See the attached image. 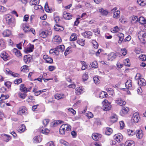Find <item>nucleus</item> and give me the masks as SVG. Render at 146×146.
Wrapping results in <instances>:
<instances>
[{"mask_svg":"<svg viewBox=\"0 0 146 146\" xmlns=\"http://www.w3.org/2000/svg\"><path fill=\"white\" fill-rule=\"evenodd\" d=\"M71 127L69 125L67 124L62 125L60 127L59 133L60 134L64 135L66 132L70 131Z\"/></svg>","mask_w":146,"mask_h":146,"instance_id":"nucleus-1","label":"nucleus"},{"mask_svg":"<svg viewBox=\"0 0 146 146\" xmlns=\"http://www.w3.org/2000/svg\"><path fill=\"white\" fill-rule=\"evenodd\" d=\"M6 21L8 25L12 27L15 26V19L11 16H7L5 18Z\"/></svg>","mask_w":146,"mask_h":146,"instance_id":"nucleus-2","label":"nucleus"},{"mask_svg":"<svg viewBox=\"0 0 146 146\" xmlns=\"http://www.w3.org/2000/svg\"><path fill=\"white\" fill-rule=\"evenodd\" d=\"M135 134L137 137L139 139H142L143 136V132L141 129L136 130Z\"/></svg>","mask_w":146,"mask_h":146,"instance_id":"nucleus-3","label":"nucleus"},{"mask_svg":"<svg viewBox=\"0 0 146 146\" xmlns=\"http://www.w3.org/2000/svg\"><path fill=\"white\" fill-rule=\"evenodd\" d=\"M113 138L118 142H121L123 139V136L120 133L115 135L113 136Z\"/></svg>","mask_w":146,"mask_h":146,"instance_id":"nucleus-4","label":"nucleus"},{"mask_svg":"<svg viewBox=\"0 0 146 146\" xmlns=\"http://www.w3.org/2000/svg\"><path fill=\"white\" fill-rule=\"evenodd\" d=\"M27 110L26 107L23 106L19 108L17 113L20 115L25 114L27 113Z\"/></svg>","mask_w":146,"mask_h":146,"instance_id":"nucleus-5","label":"nucleus"},{"mask_svg":"<svg viewBox=\"0 0 146 146\" xmlns=\"http://www.w3.org/2000/svg\"><path fill=\"white\" fill-rule=\"evenodd\" d=\"M34 48V45L33 44H30L29 46L24 50L25 52L28 53L33 51Z\"/></svg>","mask_w":146,"mask_h":146,"instance_id":"nucleus-6","label":"nucleus"},{"mask_svg":"<svg viewBox=\"0 0 146 146\" xmlns=\"http://www.w3.org/2000/svg\"><path fill=\"white\" fill-rule=\"evenodd\" d=\"M32 59L31 56L30 54L25 55L24 57V61L26 64H28L31 62Z\"/></svg>","mask_w":146,"mask_h":146,"instance_id":"nucleus-7","label":"nucleus"},{"mask_svg":"<svg viewBox=\"0 0 146 146\" xmlns=\"http://www.w3.org/2000/svg\"><path fill=\"white\" fill-rule=\"evenodd\" d=\"M92 137L94 140L98 141L101 139L102 135L98 133H94L92 134Z\"/></svg>","mask_w":146,"mask_h":146,"instance_id":"nucleus-8","label":"nucleus"},{"mask_svg":"<svg viewBox=\"0 0 146 146\" xmlns=\"http://www.w3.org/2000/svg\"><path fill=\"white\" fill-rule=\"evenodd\" d=\"M116 54L114 52H111L108 55V60L112 61L116 57Z\"/></svg>","mask_w":146,"mask_h":146,"instance_id":"nucleus-9","label":"nucleus"},{"mask_svg":"<svg viewBox=\"0 0 146 146\" xmlns=\"http://www.w3.org/2000/svg\"><path fill=\"white\" fill-rule=\"evenodd\" d=\"M43 59L45 60L47 63L51 64L53 62V60L52 58L49 57L47 55H44L43 56Z\"/></svg>","mask_w":146,"mask_h":146,"instance_id":"nucleus-10","label":"nucleus"},{"mask_svg":"<svg viewBox=\"0 0 146 146\" xmlns=\"http://www.w3.org/2000/svg\"><path fill=\"white\" fill-rule=\"evenodd\" d=\"M115 102L117 104H119L121 106L124 105L126 104V102L121 98H119L117 99L116 100Z\"/></svg>","mask_w":146,"mask_h":146,"instance_id":"nucleus-11","label":"nucleus"},{"mask_svg":"<svg viewBox=\"0 0 146 146\" xmlns=\"http://www.w3.org/2000/svg\"><path fill=\"white\" fill-rule=\"evenodd\" d=\"M72 15L64 11L63 13V17L65 19L69 20L72 18Z\"/></svg>","mask_w":146,"mask_h":146,"instance_id":"nucleus-12","label":"nucleus"},{"mask_svg":"<svg viewBox=\"0 0 146 146\" xmlns=\"http://www.w3.org/2000/svg\"><path fill=\"white\" fill-rule=\"evenodd\" d=\"M99 11L104 16H106L109 13V12L106 10L102 8H100L99 9Z\"/></svg>","mask_w":146,"mask_h":146,"instance_id":"nucleus-13","label":"nucleus"},{"mask_svg":"<svg viewBox=\"0 0 146 146\" xmlns=\"http://www.w3.org/2000/svg\"><path fill=\"white\" fill-rule=\"evenodd\" d=\"M129 110V108L127 107H123L120 112L121 116H123L124 114L127 113Z\"/></svg>","mask_w":146,"mask_h":146,"instance_id":"nucleus-14","label":"nucleus"},{"mask_svg":"<svg viewBox=\"0 0 146 146\" xmlns=\"http://www.w3.org/2000/svg\"><path fill=\"white\" fill-rule=\"evenodd\" d=\"M2 34L4 36H9L12 35L11 31L8 29L4 31Z\"/></svg>","mask_w":146,"mask_h":146,"instance_id":"nucleus-15","label":"nucleus"},{"mask_svg":"<svg viewBox=\"0 0 146 146\" xmlns=\"http://www.w3.org/2000/svg\"><path fill=\"white\" fill-rule=\"evenodd\" d=\"M52 34V32L50 31H42L40 34V36H42L45 35L46 36H50Z\"/></svg>","mask_w":146,"mask_h":146,"instance_id":"nucleus-16","label":"nucleus"},{"mask_svg":"<svg viewBox=\"0 0 146 146\" xmlns=\"http://www.w3.org/2000/svg\"><path fill=\"white\" fill-rule=\"evenodd\" d=\"M75 93L77 94L80 95L83 93L84 90L81 87H77L75 90Z\"/></svg>","mask_w":146,"mask_h":146,"instance_id":"nucleus-17","label":"nucleus"},{"mask_svg":"<svg viewBox=\"0 0 146 146\" xmlns=\"http://www.w3.org/2000/svg\"><path fill=\"white\" fill-rule=\"evenodd\" d=\"M133 119L135 122H137L139 119V115L138 113L135 112L133 114Z\"/></svg>","mask_w":146,"mask_h":146,"instance_id":"nucleus-18","label":"nucleus"},{"mask_svg":"<svg viewBox=\"0 0 146 146\" xmlns=\"http://www.w3.org/2000/svg\"><path fill=\"white\" fill-rule=\"evenodd\" d=\"M13 52L18 57H21L22 54L19 50H18L16 48H14L13 50Z\"/></svg>","mask_w":146,"mask_h":146,"instance_id":"nucleus-19","label":"nucleus"},{"mask_svg":"<svg viewBox=\"0 0 146 146\" xmlns=\"http://www.w3.org/2000/svg\"><path fill=\"white\" fill-rule=\"evenodd\" d=\"M111 108V106L109 103H106L105 102L104 104V110L105 111L109 110Z\"/></svg>","mask_w":146,"mask_h":146,"instance_id":"nucleus-20","label":"nucleus"},{"mask_svg":"<svg viewBox=\"0 0 146 146\" xmlns=\"http://www.w3.org/2000/svg\"><path fill=\"white\" fill-rule=\"evenodd\" d=\"M125 87L129 89H131L132 87L131 85V81L129 80L125 83Z\"/></svg>","mask_w":146,"mask_h":146,"instance_id":"nucleus-21","label":"nucleus"},{"mask_svg":"<svg viewBox=\"0 0 146 146\" xmlns=\"http://www.w3.org/2000/svg\"><path fill=\"white\" fill-rule=\"evenodd\" d=\"M64 46L63 45H60L57 46L56 48L58 52V55L60 52H62L64 51Z\"/></svg>","mask_w":146,"mask_h":146,"instance_id":"nucleus-22","label":"nucleus"},{"mask_svg":"<svg viewBox=\"0 0 146 146\" xmlns=\"http://www.w3.org/2000/svg\"><path fill=\"white\" fill-rule=\"evenodd\" d=\"M135 143L132 140H129L127 141L125 143V146H134Z\"/></svg>","mask_w":146,"mask_h":146,"instance_id":"nucleus-23","label":"nucleus"},{"mask_svg":"<svg viewBox=\"0 0 146 146\" xmlns=\"http://www.w3.org/2000/svg\"><path fill=\"white\" fill-rule=\"evenodd\" d=\"M54 29L55 31H61L64 30V28L58 24H56L54 26Z\"/></svg>","mask_w":146,"mask_h":146,"instance_id":"nucleus-24","label":"nucleus"},{"mask_svg":"<svg viewBox=\"0 0 146 146\" xmlns=\"http://www.w3.org/2000/svg\"><path fill=\"white\" fill-rule=\"evenodd\" d=\"M55 98L57 100H59L61 99H63L65 97L64 94H59L57 93L54 95Z\"/></svg>","mask_w":146,"mask_h":146,"instance_id":"nucleus-25","label":"nucleus"},{"mask_svg":"<svg viewBox=\"0 0 146 146\" xmlns=\"http://www.w3.org/2000/svg\"><path fill=\"white\" fill-rule=\"evenodd\" d=\"M138 21L142 25L146 24V18L145 19L143 17H141L138 19Z\"/></svg>","mask_w":146,"mask_h":146,"instance_id":"nucleus-26","label":"nucleus"},{"mask_svg":"<svg viewBox=\"0 0 146 146\" xmlns=\"http://www.w3.org/2000/svg\"><path fill=\"white\" fill-rule=\"evenodd\" d=\"M29 68L28 66L24 65L21 67V71L24 72H28L29 70Z\"/></svg>","mask_w":146,"mask_h":146,"instance_id":"nucleus-27","label":"nucleus"},{"mask_svg":"<svg viewBox=\"0 0 146 146\" xmlns=\"http://www.w3.org/2000/svg\"><path fill=\"white\" fill-rule=\"evenodd\" d=\"M52 40L57 44H59L62 41L60 37H54L52 38Z\"/></svg>","mask_w":146,"mask_h":146,"instance_id":"nucleus-28","label":"nucleus"},{"mask_svg":"<svg viewBox=\"0 0 146 146\" xmlns=\"http://www.w3.org/2000/svg\"><path fill=\"white\" fill-rule=\"evenodd\" d=\"M2 135L3 136V139L4 141L8 142L11 139V137L9 135L5 134H3Z\"/></svg>","mask_w":146,"mask_h":146,"instance_id":"nucleus-29","label":"nucleus"},{"mask_svg":"<svg viewBox=\"0 0 146 146\" xmlns=\"http://www.w3.org/2000/svg\"><path fill=\"white\" fill-rule=\"evenodd\" d=\"M34 142L35 143L40 142L42 141V138L40 137L36 136L34 138Z\"/></svg>","mask_w":146,"mask_h":146,"instance_id":"nucleus-30","label":"nucleus"},{"mask_svg":"<svg viewBox=\"0 0 146 146\" xmlns=\"http://www.w3.org/2000/svg\"><path fill=\"white\" fill-rule=\"evenodd\" d=\"M20 90L22 92H27L28 91L25 87V86L23 84H21L20 86Z\"/></svg>","mask_w":146,"mask_h":146,"instance_id":"nucleus-31","label":"nucleus"},{"mask_svg":"<svg viewBox=\"0 0 146 146\" xmlns=\"http://www.w3.org/2000/svg\"><path fill=\"white\" fill-rule=\"evenodd\" d=\"M145 80L143 78H139L138 80V84L139 85H145V83L144 82Z\"/></svg>","mask_w":146,"mask_h":146,"instance_id":"nucleus-32","label":"nucleus"},{"mask_svg":"<svg viewBox=\"0 0 146 146\" xmlns=\"http://www.w3.org/2000/svg\"><path fill=\"white\" fill-rule=\"evenodd\" d=\"M0 56L1 58H3L4 60L5 61H6L8 60V57L6 54L5 52L2 53L0 55Z\"/></svg>","mask_w":146,"mask_h":146,"instance_id":"nucleus-33","label":"nucleus"},{"mask_svg":"<svg viewBox=\"0 0 146 146\" xmlns=\"http://www.w3.org/2000/svg\"><path fill=\"white\" fill-rule=\"evenodd\" d=\"M137 3L141 6H143L146 4V0H137Z\"/></svg>","mask_w":146,"mask_h":146,"instance_id":"nucleus-34","label":"nucleus"},{"mask_svg":"<svg viewBox=\"0 0 146 146\" xmlns=\"http://www.w3.org/2000/svg\"><path fill=\"white\" fill-rule=\"evenodd\" d=\"M108 96L107 93L105 92L102 91L100 94L99 97L100 98H103Z\"/></svg>","mask_w":146,"mask_h":146,"instance_id":"nucleus-35","label":"nucleus"},{"mask_svg":"<svg viewBox=\"0 0 146 146\" xmlns=\"http://www.w3.org/2000/svg\"><path fill=\"white\" fill-rule=\"evenodd\" d=\"M72 48L70 46L68 47L66 50L64 52L65 56L71 53L72 50L71 49Z\"/></svg>","mask_w":146,"mask_h":146,"instance_id":"nucleus-36","label":"nucleus"},{"mask_svg":"<svg viewBox=\"0 0 146 146\" xmlns=\"http://www.w3.org/2000/svg\"><path fill=\"white\" fill-rule=\"evenodd\" d=\"M113 132L112 129L110 127H107L105 131V134L107 135H110Z\"/></svg>","mask_w":146,"mask_h":146,"instance_id":"nucleus-37","label":"nucleus"},{"mask_svg":"<svg viewBox=\"0 0 146 146\" xmlns=\"http://www.w3.org/2000/svg\"><path fill=\"white\" fill-rule=\"evenodd\" d=\"M39 0H31L30 2L31 5H38L39 4Z\"/></svg>","mask_w":146,"mask_h":146,"instance_id":"nucleus-38","label":"nucleus"},{"mask_svg":"<svg viewBox=\"0 0 146 146\" xmlns=\"http://www.w3.org/2000/svg\"><path fill=\"white\" fill-rule=\"evenodd\" d=\"M111 121L113 122L116 121L117 120V117L115 114H113L111 116Z\"/></svg>","mask_w":146,"mask_h":146,"instance_id":"nucleus-39","label":"nucleus"},{"mask_svg":"<svg viewBox=\"0 0 146 146\" xmlns=\"http://www.w3.org/2000/svg\"><path fill=\"white\" fill-rule=\"evenodd\" d=\"M120 11L119 10L114 11L113 13V17L114 18H117L119 17Z\"/></svg>","mask_w":146,"mask_h":146,"instance_id":"nucleus-40","label":"nucleus"},{"mask_svg":"<svg viewBox=\"0 0 146 146\" xmlns=\"http://www.w3.org/2000/svg\"><path fill=\"white\" fill-rule=\"evenodd\" d=\"M49 52L50 54H54L56 55H58V52L56 50V48L51 49L50 50Z\"/></svg>","mask_w":146,"mask_h":146,"instance_id":"nucleus-41","label":"nucleus"},{"mask_svg":"<svg viewBox=\"0 0 146 146\" xmlns=\"http://www.w3.org/2000/svg\"><path fill=\"white\" fill-rule=\"evenodd\" d=\"M129 62V59L128 58H127L124 60L123 62L125 66L129 67L130 66V64Z\"/></svg>","mask_w":146,"mask_h":146,"instance_id":"nucleus-42","label":"nucleus"},{"mask_svg":"<svg viewBox=\"0 0 146 146\" xmlns=\"http://www.w3.org/2000/svg\"><path fill=\"white\" fill-rule=\"evenodd\" d=\"M131 18V22L132 23H136L138 21V18L137 16H132Z\"/></svg>","mask_w":146,"mask_h":146,"instance_id":"nucleus-43","label":"nucleus"},{"mask_svg":"<svg viewBox=\"0 0 146 146\" xmlns=\"http://www.w3.org/2000/svg\"><path fill=\"white\" fill-rule=\"evenodd\" d=\"M119 30V29L117 26H115L114 28H111V31L113 33H116L118 32Z\"/></svg>","mask_w":146,"mask_h":146,"instance_id":"nucleus-44","label":"nucleus"},{"mask_svg":"<svg viewBox=\"0 0 146 146\" xmlns=\"http://www.w3.org/2000/svg\"><path fill=\"white\" fill-rule=\"evenodd\" d=\"M77 42L79 44L82 46H84L85 44V40L83 39L78 40Z\"/></svg>","mask_w":146,"mask_h":146,"instance_id":"nucleus-45","label":"nucleus"},{"mask_svg":"<svg viewBox=\"0 0 146 146\" xmlns=\"http://www.w3.org/2000/svg\"><path fill=\"white\" fill-rule=\"evenodd\" d=\"M25 125L24 124H22L21 127L18 130V131L19 132H23L25 130Z\"/></svg>","mask_w":146,"mask_h":146,"instance_id":"nucleus-46","label":"nucleus"},{"mask_svg":"<svg viewBox=\"0 0 146 146\" xmlns=\"http://www.w3.org/2000/svg\"><path fill=\"white\" fill-rule=\"evenodd\" d=\"M127 133L129 136H131L135 134V132L133 130L129 129L127 130Z\"/></svg>","mask_w":146,"mask_h":146,"instance_id":"nucleus-47","label":"nucleus"},{"mask_svg":"<svg viewBox=\"0 0 146 146\" xmlns=\"http://www.w3.org/2000/svg\"><path fill=\"white\" fill-rule=\"evenodd\" d=\"M5 47L4 42L2 40L0 39V50L4 48Z\"/></svg>","mask_w":146,"mask_h":146,"instance_id":"nucleus-48","label":"nucleus"},{"mask_svg":"<svg viewBox=\"0 0 146 146\" xmlns=\"http://www.w3.org/2000/svg\"><path fill=\"white\" fill-rule=\"evenodd\" d=\"M92 33L90 31H86L84 33H83L82 35L84 36H92Z\"/></svg>","mask_w":146,"mask_h":146,"instance_id":"nucleus-49","label":"nucleus"},{"mask_svg":"<svg viewBox=\"0 0 146 146\" xmlns=\"http://www.w3.org/2000/svg\"><path fill=\"white\" fill-rule=\"evenodd\" d=\"M92 43L93 44V46L94 48H97L98 46V42L95 40H93L92 41Z\"/></svg>","mask_w":146,"mask_h":146,"instance_id":"nucleus-50","label":"nucleus"},{"mask_svg":"<svg viewBox=\"0 0 146 146\" xmlns=\"http://www.w3.org/2000/svg\"><path fill=\"white\" fill-rule=\"evenodd\" d=\"M19 96L21 98L24 99L27 96V94L25 93H19Z\"/></svg>","mask_w":146,"mask_h":146,"instance_id":"nucleus-51","label":"nucleus"},{"mask_svg":"<svg viewBox=\"0 0 146 146\" xmlns=\"http://www.w3.org/2000/svg\"><path fill=\"white\" fill-rule=\"evenodd\" d=\"M91 65L93 68H97L98 67V63L96 61H94L93 62Z\"/></svg>","mask_w":146,"mask_h":146,"instance_id":"nucleus-52","label":"nucleus"},{"mask_svg":"<svg viewBox=\"0 0 146 146\" xmlns=\"http://www.w3.org/2000/svg\"><path fill=\"white\" fill-rule=\"evenodd\" d=\"M88 78V73H85L83 76V79L84 80L86 81Z\"/></svg>","mask_w":146,"mask_h":146,"instance_id":"nucleus-53","label":"nucleus"},{"mask_svg":"<svg viewBox=\"0 0 146 146\" xmlns=\"http://www.w3.org/2000/svg\"><path fill=\"white\" fill-rule=\"evenodd\" d=\"M9 97V96L8 95H4L3 94H2L0 97V99L2 100H5L8 98Z\"/></svg>","mask_w":146,"mask_h":146,"instance_id":"nucleus-54","label":"nucleus"},{"mask_svg":"<svg viewBox=\"0 0 146 146\" xmlns=\"http://www.w3.org/2000/svg\"><path fill=\"white\" fill-rule=\"evenodd\" d=\"M44 9L46 12L48 13L50 12V10L49 9L48 5V4L47 2H46L45 4Z\"/></svg>","mask_w":146,"mask_h":146,"instance_id":"nucleus-55","label":"nucleus"},{"mask_svg":"<svg viewBox=\"0 0 146 146\" xmlns=\"http://www.w3.org/2000/svg\"><path fill=\"white\" fill-rule=\"evenodd\" d=\"M139 58L141 59V60L143 61H145L146 60V56L145 55H140Z\"/></svg>","mask_w":146,"mask_h":146,"instance_id":"nucleus-56","label":"nucleus"},{"mask_svg":"<svg viewBox=\"0 0 146 146\" xmlns=\"http://www.w3.org/2000/svg\"><path fill=\"white\" fill-rule=\"evenodd\" d=\"M23 30L26 32H28V30H26V29H28V27L26 26L25 24H22Z\"/></svg>","mask_w":146,"mask_h":146,"instance_id":"nucleus-57","label":"nucleus"},{"mask_svg":"<svg viewBox=\"0 0 146 146\" xmlns=\"http://www.w3.org/2000/svg\"><path fill=\"white\" fill-rule=\"evenodd\" d=\"M93 80L95 84H98L99 82V80L98 78V76L94 77L93 78Z\"/></svg>","mask_w":146,"mask_h":146,"instance_id":"nucleus-58","label":"nucleus"},{"mask_svg":"<svg viewBox=\"0 0 146 146\" xmlns=\"http://www.w3.org/2000/svg\"><path fill=\"white\" fill-rule=\"evenodd\" d=\"M49 121L48 119H45L42 121L43 124L44 126H46L48 124Z\"/></svg>","mask_w":146,"mask_h":146,"instance_id":"nucleus-59","label":"nucleus"},{"mask_svg":"<svg viewBox=\"0 0 146 146\" xmlns=\"http://www.w3.org/2000/svg\"><path fill=\"white\" fill-rule=\"evenodd\" d=\"M138 39L142 43H144L146 41V37H141V38H139Z\"/></svg>","mask_w":146,"mask_h":146,"instance_id":"nucleus-60","label":"nucleus"},{"mask_svg":"<svg viewBox=\"0 0 146 146\" xmlns=\"http://www.w3.org/2000/svg\"><path fill=\"white\" fill-rule=\"evenodd\" d=\"M68 111L70 113H71L74 115H75L76 113V111L72 108H70L68 109Z\"/></svg>","mask_w":146,"mask_h":146,"instance_id":"nucleus-61","label":"nucleus"},{"mask_svg":"<svg viewBox=\"0 0 146 146\" xmlns=\"http://www.w3.org/2000/svg\"><path fill=\"white\" fill-rule=\"evenodd\" d=\"M22 82V79L21 78H19V79H17L15 80L14 81V83L15 84H18L21 83Z\"/></svg>","mask_w":146,"mask_h":146,"instance_id":"nucleus-62","label":"nucleus"},{"mask_svg":"<svg viewBox=\"0 0 146 146\" xmlns=\"http://www.w3.org/2000/svg\"><path fill=\"white\" fill-rule=\"evenodd\" d=\"M42 132L43 133L46 134L49 132V130L48 129H42Z\"/></svg>","mask_w":146,"mask_h":146,"instance_id":"nucleus-63","label":"nucleus"},{"mask_svg":"<svg viewBox=\"0 0 146 146\" xmlns=\"http://www.w3.org/2000/svg\"><path fill=\"white\" fill-rule=\"evenodd\" d=\"M93 32L96 36H99L100 35V31L98 29L94 30Z\"/></svg>","mask_w":146,"mask_h":146,"instance_id":"nucleus-64","label":"nucleus"}]
</instances>
